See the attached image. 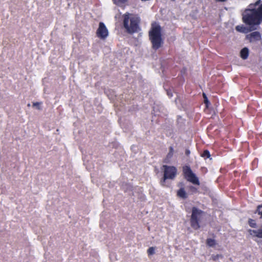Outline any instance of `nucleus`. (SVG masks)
Listing matches in <instances>:
<instances>
[{
  "label": "nucleus",
  "mask_w": 262,
  "mask_h": 262,
  "mask_svg": "<svg viewBox=\"0 0 262 262\" xmlns=\"http://www.w3.org/2000/svg\"><path fill=\"white\" fill-rule=\"evenodd\" d=\"M243 21L246 25H258L262 21V4L256 9H248L243 14Z\"/></svg>",
  "instance_id": "1"
},
{
  "label": "nucleus",
  "mask_w": 262,
  "mask_h": 262,
  "mask_svg": "<svg viewBox=\"0 0 262 262\" xmlns=\"http://www.w3.org/2000/svg\"><path fill=\"white\" fill-rule=\"evenodd\" d=\"M122 17L123 27L126 32L133 34L140 30V19L137 15L126 12Z\"/></svg>",
  "instance_id": "2"
},
{
  "label": "nucleus",
  "mask_w": 262,
  "mask_h": 262,
  "mask_svg": "<svg viewBox=\"0 0 262 262\" xmlns=\"http://www.w3.org/2000/svg\"><path fill=\"white\" fill-rule=\"evenodd\" d=\"M161 32L162 28L159 25L152 24L149 31V38L152 45V48L155 50L159 49L163 44Z\"/></svg>",
  "instance_id": "3"
},
{
  "label": "nucleus",
  "mask_w": 262,
  "mask_h": 262,
  "mask_svg": "<svg viewBox=\"0 0 262 262\" xmlns=\"http://www.w3.org/2000/svg\"><path fill=\"white\" fill-rule=\"evenodd\" d=\"M204 214V212L202 210L195 207L192 208L190 224L191 228L194 230H198L201 227L200 223Z\"/></svg>",
  "instance_id": "4"
},
{
  "label": "nucleus",
  "mask_w": 262,
  "mask_h": 262,
  "mask_svg": "<svg viewBox=\"0 0 262 262\" xmlns=\"http://www.w3.org/2000/svg\"><path fill=\"white\" fill-rule=\"evenodd\" d=\"M183 174L184 178L194 185H200L199 179L188 165H185L182 168Z\"/></svg>",
  "instance_id": "5"
},
{
  "label": "nucleus",
  "mask_w": 262,
  "mask_h": 262,
  "mask_svg": "<svg viewBox=\"0 0 262 262\" xmlns=\"http://www.w3.org/2000/svg\"><path fill=\"white\" fill-rule=\"evenodd\" d=\"M163 167L164 169V176L161 180V185L163 186H165V183L166 179H173L177 174V168L173 166L163 165Z\"/></svg>",
  "instance_id": "6"
},
{
  "label": "nucleus",
  "mask_w": 262,
  "mask_h": 262,
  "mask_svg": "<svg viewBox=\"0 0 262 262\" xmlns=\"http://www.w3.org/2000/svg\"><path fill=\"white\" fill-rule=\"evenodd\" d=\"M96 35L98 37L102 39H104L108 36V31L103 23H99L98 28L96 31Z\"/></svg>",
  "instance_id": "7"
},
{
  "label": "nucleus",
  "mask_w": 262,
  "mask_h": 262,
  "mask_svg": "<svg viewBox=\"0 0 262 262\" xmlns=\"http://www.w3.org/2000/svg\"><path fill=\"white\" fill-rule=\"evenodd\" d=\"M246 38L250 42H254L261 39V35L259 32L255 31L246 35Z\"/></svg>",
  "instance_id": "8"
},
{
  "label": "nucleus",
  "mask_w": 262,
  "mask_h": 262,
  "mask_svg": "<svg viewBox=\"0 0 262 262\" xmlns=\"http://www.w3.org/2000/svg\"><path fill=\"white\" fill-rule=\"evenodd\" d=\"M248 232L251 235L262 238V229H261L258 230L249 229Z\"/></svg>",
  "instance_id": "9"
},
{
  "label": "nucleus",
  "mask_w": 262,
  "mask_h": 262,
  "mask_svg": "<svg viewBox=\"0 0 262 262\" xmlns=\"http://www.w3.org/2000/svg\"><path fill=\"white\" fill-rule=\"evenodd\" d=\"M249 49L246 47L244 48L243 49H242L241 50V51L240 52L241 57L243 59L245 60L248 58V56H249Z\"/></svg>",
  "instance_id": "10"
},
{
  "label": "nucleus",
  "mask_w": 262,
  "mask_h": 262,
  "mask_svg": "<svg viewBox=\"0 0 262 262\" xmlns=\"http://www.w3.org/2000/svg\"><path fill=\"white\" fill-rule=\"evenodd\" d=\"M177 195L183 199H186L187 198V195L184 188H181L178 191Z\"/></svg>",
  "instance_id": "11"
},
{
  "label": "nucleus",
  "mask_w": 262,
  "mask_h": 262,
  "mask_svg": "<svg viewBox=\"0 0 262 262\" xmlns=\"http://www.w3.org/2000/svg\"><path fill=\"white\" fill-rule=\"evenodd\" d=\"M235 29L236 31H237L239 32L244 33H247L249 31V29L247 28H246V27L244 26L243 25L237 26L235 27Z\"/></svg>",
  "instance_id": "12"
},
{
  "label": "nucleus",
  "mask_w": 262,
  "mask_h": 262,
  "mask_svg": "<svg viewBox=\"0 0 262 262\" xmlns=\"http://www.w3.org/2000/svg\"><path fill=\"white\" fill-rule=\"evenodd\" d=\"M173 152H174V149H173V148L172 146H170L169 147V152L167 154V156H166V158L165 160V162H167L166 161V160H168L169 159H170L172 156H173Z\"/></svg>",
  "instance_id": "13"
},
{
  "label": "nucleus",
  "mask_w": 262,
  "mask_h": 262,
  "mask_svg": "<svg viewBox=\"0 0 262 262\" xmlns=\"http://www.w3.org/2000/svg\"><path fill=\"white\" fill-rule=\"evenodd\" d=\"M206 244L210 247H213L216 245V242L214 239L207 238L206 239Z\"/></svg>",
  "instance_id": "14"
},
{
  "label": "nucleus",
  "mask_w": 262,
  "mask_h": 262,
  "mask_svg": "<svg viewBox=\"0 0 262 262\" xmlns=\"http://www.w3.org/2000/svg\"><path fill=\"white\" fill-rule=\"evenodd\" d=\"M201 156L204 158L205 159H206L207 158H209L210 157V152L208 150L206 149L204 150L201 154Z\"/></svg>",
  "instance_id": "15"
},
{
  "label": "nucleus",
  "mask_w": 262,
  "mask_h": 262,
  "mask_svg": "<svg viewBox=\"0 0 262 262\" xmlns=\"http://www.w3.org/2000/svg\"><path fill=\"white\" fill-rule=\"evenodd\" d=\"M255 213H257L260 215V218L262 219V205H259L257 206Z\"/></svg>",
  "instance_id": "16"
},
{
  "label": "nucleus",
  "mask_w": 262,
  "mask_h": 262,
  "mask_svg": "<svg viewBox=\"0 0 262 262\" xmlns=\"http://www.w3.org/2000/svg\"><path fill=\"white\" fill-rule=\"evenodd\" d=\"M248 224L249 226L252 228H256V223H255V220L249 219L248 220Z\"/></svg>",
  "instance_id": "17"
},
{
  "label": "nucleus",
  "mask_w": 262,
  "mask_h": 262,
  "mask_svg": "<svg viewBox=\"0 0 262 262\" xmlns=\"http://www.w3.org/2000/svg\"><path fill=\"white\" fill-rule=\"evenodd\" d=\"M155 248L154 247H149L147 250V254L148 255H151L155 253Z\"/></svg>",
  "instance_id": "18"
},
{
  "label": "nucleus",
  "mask_w": 262,
  "mask_h": 262,
  "mask_svg": "<svg viewBox=\"0 0 262 262\" xmlns=\"http://www.w3.org/2000/svg\"><path fill=\"white\" fill-rule=\"evenodd\" d=\"M114 3L116 4H124L127 0H113Z\"/></svg>",
  "instance_id": "19"
},
{
  "label": "nucleus",
  "mask_w": 262,
  "mask_h": 262,
  "mask_svg": "<svg viewBox=\"0 0 262 262\" xmlns=\"http://www.w3.org/2000/svg\"><path fill=\"white\" fill-rule=\"evenodd\" d=\"M203 97L204 98V102H205V103L207 104L208 103H209V101H208V99H207L205 94H204V93H203Z\"/></svg>",
  "instance_id": "20"
},
{
  "label": "nucleus",
  "mask_w": 262,
  "mask_h": 262,
  "mask_svg": "<svg viewBox=\"0 0 262 262\" xmlns=\"http://www.w3.org/2000/svg\"><path fill=\"white\" fill-rule=\"evenodd\" d=\"M190 151L189 149H186L185 150V155L187 156H189V155H190Z\"/></svg>",
  "instance_id": "21"
},
{
  "label": "nucleus",
  "mask_w": 262,
  "mask_h": 262,
  "mask_svg": "<svg viewBox=\"0 0 262 262\" xmlns=\"http://www.w3.org/2000/svg\"><path fill=\"white\" fill-rule=\"evenodd\" d=\"M167 94L168 96H169V97H170V98L172 96V94L170 91H167Z\"/></svg>",
  "instance_id": "22"
},
{
  "label": "nucleus",
  "mask_w": 262,
  "mask_h": 262,
  "mask_svg": "<svg viewBox=\"0 0 262 262\" xmlns=\"http://www.w3.org/2000/svg\"><path fill=\"white\" fill-rule=\"evenodd\" d=\"M39 104H40V103H39V102H34V103H33V105L34 106H38L39 105Z\"/></svg>",
  "instance_id": "23"
},
{
  "label": "nucleus",
  "mask_w": 262,
  "mask_h": 262,
  "mask_svg": "<svg viewBox=\"0 0 262 262\" xmlns=\"http://www.w3.org/2000/svg\"><path fill=\"white\" fill-rule=\"evenodd\" d=\"M227 0H216L217 2H224L226 1Z\"/></svg>",
  "instance_id": "24"
},
{
  "label": "nucleus",
  "mask_w": 262,
  "mask_h": 262,
  "mask_svg": "<svg viewBox=\"0 0 262 262\" xmlns=\"http://www.w3.org/2000/svg\"><path fill=\"white\" fill-rule=\"evenodd\" d=\"M191 188H192V189H194V187H193V186H191Z\"/></svg>",
  "instance_id": "25"
},
{
  "label": "nucleus",
  "mask_w": 262,
  "mask_h": 262,
  "mask_svg": "<svg viewBox=\"0 0 262 262\" xmlns=\"http://www.w3.org/2000/svg\"><path fill=\"white\" fill-rule=\"evenodd\" d=\"M258 3H259V1H258V2H257V3H256V4H258Z\"/></svg>",
  "instance_id": "26"
}]
</instances>
